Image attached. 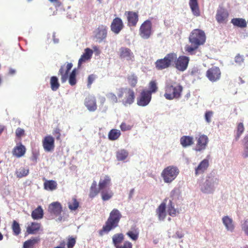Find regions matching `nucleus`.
<instances>
[{
    "label": "nucleus",
    "instance_id": "2f4dec72",
    "mask_svg": "<svg viewBox=\"0 0 248 248\" xmlns=\"http://www.w3.org/2000/svg\"><path fill=\"white\" fill-rule=\"evenodd\" d=\"M229 14L227 11L224 9H220L218 12V22L226 23Z\"/></svg>",
    "mask_w": 248,
    "mask_h": 248
},
{
    "label": "nucleus",
    "instance_id": "5fc2aeb1",
    "mask_svg": "<svg viewBox=\"0 0 248 248\" xmlns=\"http://www.w3.org/2000/svg\"><path fill=\"white\" fill-rule=\"evenodd\" d=\"M61 130L59 128L56 127L55 128L53 131V134L56 137V139L57 140H61Z\"/></svg>",
    "mask_w": 248,
    "mask_h": 248
},
{
    "label": "nucleus",
    "instance_id": "412c9836",
    "mask_svg": "<svg viewBox=\"0 0 248 248\" xmlns=\"http://www.w3.org/2000/svg\"><path fill=\"white\" fill-rule=\"evenodd\" d=\"M93 54V51L89 48H86L84 50V53L81 55V57L78 60V66L83 62L90 60Z\"/></svg>",
    "mask_w": 248,
    "mask_h": 248
},
{
    "label": "nucleus",
    "instance_id": "4d7b16f0",
    "mask_svg": "<svg viewBox=\"0 0 248 248\" xmlns=\"http://www.w3.org/2000/svg\"><path fill=\"white\" fill-rule=\"evenodd\" d=\"M96 76L94 74L90 75L88 77V83L87 86L88 87H90L92 84L93 83Z\"/></svg>",
    "mask_w": 248,
    "mask_h": 248
},
{
    "label": "nucleus",
    "instance_id": "7ed1b4c3",
    "mask_svg": "<svg viewBox=\"0 0 248 248\" xmlns=\"http://www.w3.org/2000/svg\"><path fill=\"white\" fill-rule=\"evenodd\" d=\"M117 95L119 99H121L122 104L125 106L133 104L135 98L134 91L129 88H119Z\"/></svg>",
    "mask_w": 248,
    "mask_h": 248
},
{
    "label": "nucleus",
    "instance_id": "49530a36",
    "mask_svg": "<svg viewBox=\"0 0 248 248\" xmlns=\"http://www.w3.org/2000/svg\"><path fill=\"white\" fill-rule=\"evenodd\" d=\"M76 75L77 70L75 68L72 70L69 77V83L71 86L75 85L77 83Z\"/></svg>",
    "mask_w": 248,
    "mask_h": 248
},
{
    "label": "nucleus",
    "instance_id": "423d86ee",
    "mask_svg": "<svg viewBox=\"0 0 248 248\" xmlns=\"http://www.w3.org/2000/svg\"><path fill=\"white\" fill-rule=\"evenodd\" d=\"M205 38L204 31L199 29H195L190 33L189 41L191 44H195L200 46L204 43Z\"/></svg>",
    "mask_w": 248,
    "mask_h": 248
},
{
    "label": "nucleus",
    "instance_id": "4c0bfd02",
    "mask_svg": "<svg viewBox=\"0 0 248 248\" xmlns=\"http://www.w3.org/2000/svg\"><path fill=\"white\" fill-rule=\"evenodd\" d=\"M121 132L116 129H111L108 133V137L110 140H115L121 136Z\"/></svg>",
    "mask_w": 248,
    "mask_h": 248
},
{
    "label": "nucleus",
    "instance_id": "6e6552de",
    "mask_svg": "<svg viewBox=\"0 0 248 248\" xmlns=\"http://www.w3.org/2000/svg\"><path fill=\"white\" fill-rule=\"evenodd\" d=\"M140 35L143 39L149 38L152 33V23L146 20L140 26L139 30Z\"/></svg>",
    "mask_w": 248,
    "mask_h": 248
},
{
    "label": "nucleus",
    "instance_id": "39448f33",
    "mask_svg": "<svg viewBox=\"0 0 248 248\" xmlns=\"http://www.w3.org/2000/svg\"><path fill=\"white\" fill-rule=\"evenodd\" d=\"M179 173V170L177 167L169 166L162 170L161 176L165 183H170L175 179Z\"/></svg>",
    "mask_w": 248,
    "mask_h": 248
},
{
    "label": "nucleus",
    "instance_id": "8fccbe9b",
    "mask_svg": "<svg viewBox=\"0 0 248 248\" xmlns=\"http://www.w3.org/2000/svg\"><path fill=\"white\" fill-rule=\"evenodd\" d=\"M244 151L243 156L244 158L248 157V134L244 138Z\"/></svg>",
    "mask_w": 248,
    "mask_h": 248
},
{
    "label": "nucleus",
    "instance_id": "473e14b6",
    "mask_svg": "<svg viewBox=\"0 0 248 248\" xmlns=\"http://www.w3.org/2000/svg\"><path fill=\"white\" fill-rule=\"evenodd\" d=\"M126 234L133 241H136L139 236V230L135 227L132 228L127 232Z\"/></svg>",
    "mask_w": 248,
    "mask_h": 248
},
{
    "label": "nucleus",
    "instance_id": "0eeeda50",
    "mask_svg": "<svg viewBox=\"0 0 248 248\" xmlns=\"http://www.w3.org/2000/svg\"><path fill=\"white\" fill-rule=\"evenodd\" d=\"M119 58L123 61L134 62L135 55L132 50L128 47L123 46L119 48L118 51Z\"/></svg>",
    "mask_w": 248,
    "mask_h": 248
},
{
    "label": "nucleus",
    "instance_id": "37998d69",
    "mask_svg": "<svg viewBox=\"0 0 248 248\" xmlns=\"http://www.w3.org/2000/svg\"><path fill=\"white\" fill-rule=\"evenodd\" d=\"M29 170L24 167H21L16 171V174L17 177L22 178L28 175Z\"/></svg>",
    "mask_w": 248,
    "mask_h": 248
},
{
    "label": "nucleus",
    "instance_id": "a211bd4d",
    "mask_svg": "<svg viewBox=\"0 0 248 248\" xmlns=\"http://www.w3.org/2000/svg\"><path fill=\"white\" fill-rule=\"evenodd\" d=\"M209 167V161L208 159H204L202 161L198 167L195 168V175H198L203 173Z\"/></svg>",
    "mask_w": 248,
    "mask_h": 248
},
{
    "label": "nucleus",
    "instance_id": "864d4df0",
    "mask_svg": "<svg viewBox=\"0 0 248 248\" xmlns=\"http://www.w3.org/2000/svg\"><path fill=\"white\" fill-rule=\"evenodd\" d=\"M76 238L73 237H70L68 238L67 247V248H73L76 244Z\"/></svg>",
    "mask_w": 248,
    "mask_h": 248
},
{
    "label": "nucleus",
    "instance_id": "69168bd1",
    "mask_svg": "<svg viewBox=\"0 0 248 248\" xmlns=\"http://www.w3.org/2000/svg\"><path fill=\"white\" fill-rule=\"evenodd\" d=\"M134 189H131V190L130 191V192H129V199H130L132 197V196L134 194Z\"/></svg>",
    "mask_w": 248,
    "mask_h": 248
},
{
    "label": "nucleus",
    "instance_id": "f8f14e48",
    "mask_svg": "<svg viewBox=\"0 0 248 248\" xmlns=\"http://www.w3.org/2000/svg\"><path fill=\"white\" fill-rule=\"evenodd\" d=\"M42 145L46 152L53 151L55 147L54 138L51 135L45 136L42 140Z\"/></svg>",
    "mask_w": 248,
    "mask_h": 248
},
{
    "label": "nucleus",
    "instance_id": "58836bf2",
    "mask_svg": "<svg viewBox=\"0 0 248 248\" xmlns=\"http://www.w3.org/2000/svg\"><path fill=\"white\" fill-rule=\"evenodd\" d=\"M223 223L228 230L232 231L234 229V226L232 223V220L228 217H224L222 218Z\"/></svg>",
    "mask_w": 248,
    "mask_h": 248
},
{
    "label": "nucleus",
    "instance_id": "603ef678",
    "mask_svg": "<svg viewBox=\"0 0 248 248\" xmlns=\"http://www.w3.org/2000/svg\"><path fill=\"white\" fill-rule=\"evenodd\" d=\"M191 46L187 45L185 47V50L189 53H192L193 51L197 49L199 46L195 44H191Z\"/></svg>",
    "mask_w": 248,
    "mask_h": 248
},
{
    "label": "nucleus",
    "instance_id": "79ce46f5",
    "mask_svg": "<svg viewBox=\"0 0 248 248\" xmlns=\"http://www.w3.org/2000/svg\"><path fill=\"white\" fill-rule=\"evenodd\" d=\"M145 92H148L150 93L152 95L153 93H156L158 90V87L157 83L155 80H152L149 83V90H143Z\"/></svg>",
    "mask_w": 248,
    "mask_h": 248
},
{
    "label": "nucleus",
    "instance_id": "9d476101",
    "mask_svg": "<svg viewBox=\"0 0 248 248\" xmlns=\"http://www.w3.org/2000/svg\"><path fill=\"white\" fill-rule=\"evenodd\" d=\"M152 95L150 93L142 91L140 96L137 98V104L138 106L145 107L148 105L150 102Z\"/></svg>",
    "mask_w": 248,
    "mask_h": 248
},
{
    "label": "nucleus",
    "instance_id": "e433bc0d",
    "mask_svg": "<svg viewBox=\"0 0 248 248\" xmlns=\"http://www.w3.org/2000/svg\"><path fill=\"white\" fill-rule=\"evenodd\" d=\"M207 77L211 80L215 81L217 78V70L216 67L209 69L206 73Z\"/></svg>",
    "mask_w": 248,
    "mask_h": 248
},
{
    "label": "nucleus",
    "instance_id": "cd10ccee",
    "mask_svg": "<svg viewBox=\"0 0 248 248\" xmlns=\"http://www.w3.org/2000/svg\"><path fill=\"white\" fill-rule=\"evenodd\" d=\"M45 180L44 183V189L47 190L53 191L55 190L57 187V183L54 180H47L45 178L43 179Z\"/></svg>",
    "mask_w": 248,
    "mask_h": 248
},
{
    "label": "nucleus",
    "instance_id": "4be33fe9",
    "mask_svg": "<svg viewBox=\"0 0 248 248\" xmlns=\"http://www.w3.org/2000/svg\"><path fill=\"white\" fill-rule=\"evenodd\" d=\"M156 212L159 219L160 220H164L166 216V203L162 202L156 209Z\"/></svg>",
    "mask_w": 248,
    "mask_h": 248
},
{
    "label": "nucleus",
    "instance_id": "3c124183",
    "mask_svg": "<svg viewBox=\"0 0 248 248\" xmlns=\"http://www.w3.org/2000/svg\"><path fill=\"white\" fill-rule=\"evenodd\" d=\"M113 193L111 191H102L101 196L103 201H106L109 200L113 196Z\"/></svg>",
    "mask_w": 248,
    "mask_h": 248
},
{
    "label": "nucleus",
    "instance_id": "a19ab883",
    "mask_svg": "<svg viewBox=\"0 0 248 248\" xmlns=\"http://www.w3.org/2000/svg\"><path fill=\"white\" fill-rule=\"evenodd\" d=\"M51 89L53 91H57L60 86L58 79L56 76L51 77L50 79Z\"/></svg>",
    "mask_w": 248,
    "mask_h": 248
},
{
    "label": "nucleus",
    "instance_id": "a18cd8bd",
    "mask_svg": "<svg viewBox=\"0 0 248 248\" xmlns=\"http://www.w3.org/2000/svg\"><path fill=\"white\" fill-rule=\"evenodd\" d=\"M245 130V127L242 123H239L238 124L236 127V133L235 136V140H236L241 137V135L243 133Z\"/></svg>",
    "mask_w": 248,
    "mask_h": 248
},
{
    "label": "nucleus",
    "instance_id": "2eb2a0df",
    "mask_svg": "<svg viewBox=\"0 0 248 248\" xmlns=\"http://www.w3.org/2000/svg\"><path fill=\"white\" fill-rule=\"evenodd\" d=\"M48 211L51 214L59 216L62 211L61 204L58 202L51 203L48 206Z\"/></svg>",
    "mask_w": 248,
    "mask_h": 248
},
{
    "label": "nucleus",
    "instance_id": "5701e85b",
    "mask_svg": "<svg viewBox=\"0 0 248 248\" xmlns=\"http://www.w3.org/2000/svg\"><path fill=\"white\" fill-rule=\"evenodd\" d=\"M189 5L193 15L196 16H200V11L198 0H189Z\"/></svg>",
    "mask_w": 248,
    "mask_h": 248
},
{
    "label": "nucleus",
    "instance_id": "c756f323",
    "mask_svg": "<svg viewBox=\"0 0 248 248\" xmlns=\"http://www.w3.org/2000/svg\"><path fill=\"white\" fill-rule=\"evenodd\" d=\"M40 238L39 237H31L30 239L24 243V248H33L34 246L39 243Z\"/></svg>",
    "mask_w": 248,
    "mask_h": 248
},
{
    "label": "nucleus",
    "instance_id": "6e6d98bb",
    "mask_svg": "<svg viewBox=\"0 0 248 248\" xmlns=\"http://www.w3.org/2000/svg\"><path fill=\"white\" fill-rule=\"evenodd\" d=\"M170 204L169 205L168 212L169 214L171 216H174L176 214L175 209L172 206L171 202H170Z\"/></svg>",
    "mask_w": 248,
    "mask_h": 248
},
{
    "label": "nucleus",
    "instance_id": "c9c22d12",
    "mask_svg": "<svg viewBox=\"0 0 248 248\" xmlns=\"http://www.w3.org/2000/svg\"><path fill=\"white\" fill-rule=\"evenodd\" d=\"M128 155V152L125 149L118 150L116 153V156L117 160L123 161L125 160Z\"/></svg>",
    "mask_w": 248,
    "mask_h": 248
},
{
    "label": "nucleus",
    "instance_id": "c03bdc74",
    "mask_svg": "<svg viewBox=\"0 0 248 248\" xmlns=\"http://www.w3.org/2000/svg\"><path fill=\"white\" fill-rule=\"evenodd\" d=\"M12 229L13 232V234L17 236L21 232V229L19 223L16 220H13L12 225Z\"/></svg>",
    "mask_w": 248,
    "mask_h": 248
},
{
    "label": "nucleus",
    "instance_id": "e2e57ef3",
    "mask_svg": "<svg viewBox=\"0 0 248 248\" xmlns=\"http://www.w3.org/2000/svg\"><path fill=\"white\" fill-rule=\"evenodd\" d=\"M244 58L243 56L240 55L239 54H237L235 57V62L240 64L242 62H244Z\"/></svg>",
    "mask_w": 248,
    "mask_h": 248
},
{
    "label": "nucleus",
    "instance_id": "f257e3e1",
    "mask_svg": "<svg viewBox=\"0 0 248 248\" xmlns=\"http://www.w3.org/2000/svg\"><path fill=\"white\" fill-rule=\"evenodd\" d=\"M122 217V216L120 212L117 209H113L110 212L109 216L102 229L98 231L99 235L102 236L117 228L119 226V223Z\"/></svg>",
    "mask_w": 248,
    "mask_h": 248
},
{
    "label": "nucleus",
    "instance_id": "6ab92c4d",
    "mask_svg": "<svg viewBox=\"0 0 248 248\" xmlns=\"http://www.w3.org/2000/svg\"><path fill=\"white\" fill-rule=\"evenodd\" d=\"M208 142V138L205 135L200 136L198 140L195 150L197 151H201L204 150Z\"/></svg>",
    "mask_w": 248,
    "mask_h": 248
},
{
    "label": "nucleus",
    "instance_id": "680f3d73",
    "mask_svg": "<svg viewBox=\"0 0 248 248\" xmlns=\"http://www.w3.org/2000/svg\"><path fill=\"white\" fill-rule=\"evenodd\" d=\"M213 112L211 111H207L205 114V118L207 123L211 122V118L213 116Z\"/></svg>",
    "mask_w": 248,
    "mask_h": 248
},
{
    "label": "nucleus",
    "instance_id": "ddd939ff",
    "mask_svg": "<svg viewBox=\"0 0 248 248\" xmlns=\"http://www.w3.org/2000/svg\"><path fill=\"white\" fill-rule=\"evenodd\" d=\"M124 15L126 16L128 26L135 27L137 25L139 21L138 12L126 11Z\"/></svg>",
    "mask_w": 248,
    "mask_h": 248
},
{
    "label": "nucleus",
    "instance_id": "1a4fd4ad",
    "mask_svg": "<svg viewBox=\"0 0 248 248\" xmlns=\"http://www.w3.org/2000/svg\"><path fill=\"white\" fill-rule=\"evenodd\" d=\"M189 58L186 56H180L177 57L174 62L175 68L180 71H184L188 66Z\"/></svg>",
    "mask_w": 248,
    "mask_h": 248
},
{
    "label": "nucleus",
    "instance_id": "de8ad7c7",
    "mask_svg": "<svg viewBox=\"0 0 248 248\" xmlns=\"http://www.w3.org/2000/svg\"><path fill=\"white\" fill-rule=\"evenodd\" d=\"M127 80L131 86L134 87L137 83L138 78L135 74H132L127 77Z\"/></svg>",
    "mask_w": 248,
    "mask_h": 248
},
{
    "label": "nucleus",
    "instance_id": "393cba45",
    "mask_svg": "<svg viewBox=\"0 0 248 248\" xmlns=\"http://www.w3.org/2000/svg\"><path fill=\"white\" fill-rule=\"evenodd\" d=\"M107 34V27L101 25L99 26L97 28V32L95 34V37L100 41H102L106 37Z\"/></svg>",
    "mask_w": 248,
    "mask_h": 248
},
{
    "label": "nucleus",
    "instance_id": "052dcab7",
    "mask_svg": "<svg viewBox=\"0 0 248 248\" xmlns=\"http://www.w3.org/2000/svg\"><path fill=\"white\" fill-rule=\"evenodd\" d=\"M108 98L113 103H116L118 102V99L116 95L114 93H109L108 95Z\"/></svg>",
    "mask_w": 248,
    "mask_h": 248
},
{
    "label": "nucleus",
    "instance_id": "bb28decb",
    "mask_svg": "<svg viewBox=\"0 0 248 248\" xmlns=\"http://www.w3.org/2000/svg\"><path fill=\"white\" fill-rule=\"evenodd\" d=\"M124 238V235L122 233H116L112 236V243L115 248L122 243Z\"/></svg>",
    "mask_w": 248,
    "mask_h": 248
},
{
    "label": "nucleus",
    "instance_id": "f704fd0d",
    "mask_svg": "<svg viewBox=\"0 0 248 248\" xmlns=\"http://www.w3.org/2000/svg\"><path fill=\"white\" fill-rule=\"evenodd\" d=\"M100 190V189H99V188H98L97 187L96 182L95 181H94L92 183L90 189V193L89 194L90 198L92 199L94 198L99 193Z\"/></svg>",
    "mask_w": 248,
    "mask_h": 248
},
{
    "label": "nucleus",
    "instance_id": "7c9ffc66",
    "mask_svg": "<svg viewBox=\"0 0 248 248\" xmlns=\"http://www.w3.org/2000/svg\"><path fill=\"white\" fill-rule=\"evenodd\" d=\"M31 217L33 219H40L44 216V211L41 206H38L31 213Z\"/></svg>",
    "mask_w": 248,
    "mask_h": 248
},
{
    "label": "nucleus",
    "instance_id": "4468645a",
    "mask_svg": "<svg viewBox=\"0 0 248 248\" xmlns=\"http://www.w3.org/2000/svg\"><path fill=\"white\" fill-rule=\"evenodd\" d=\"M124 28L122 20L119 17L114 18L111 23L110 28L112 32L118 34Z\"/></svg>",
    "mask_w": 248,
    "mask_h": 248
},
{
    "label": "nucleus",
    "instance_id": "a878e982",
    "mask_svg": "<svg viewBox=\"0 0 248 248\" xmlns=\"http://www.w3.org/2000/svg\"><path fill=\"white\" fill-rule=\"evenodd\" d=\"M180 141L181 145L185 148L190 146L194 143L193 138L189 136H182Z\"/></svg>",
    "mask_w": 248,
    "mask_h": 248
},
{
    "label": "nucleus",
    "instance_id": "ea45409f",
    "mask_svg": "<svg viewBox=\"0 0 248 248\" xmlns=\"http://www.w3.org/2000/svg\"><path fill=\"white\" fill-rule=\"evenodd\" d=\"M79 203L76 198H72L68 202V206L71 211H75L79 207Z\"/></svg>",
    "mask_w": 248,
    "mask_h": 248
},
{
    "label": "nucleus",
    "instance_id": "09e8293b",
    "mask_svg": "<svg viewBox=\"0 0 248 248\" xmlns=\"http://www.w3.org/2000/svg\"><path fill=\"white\" fill-rule=\"evenodd\" d=\"M133 126V125L130 123L124 122L121 124L120 127L122 131H126L131 130Z\"/></svg>",
    "mask_w": 248,
    "mask_h": 248
},
{
    "label": "nucleus",
    "instance_id": "dca6fc26",
    "mask_svg": "<svg viewBox=\"0 0 248 248\" xmlns=\"http://www.w3.org/2000/svg\"><path fill=\"white\" fill-rule=\"evenodd\" d=\"M84 105L90 111H94L97 109L96 99L94 96L87 97L84 101Z\"/></svg>",
    "mask_w": 248,
    "mask_h": 248
},
{
    "label": "nucleus",
    "instance_id": "bf43d9fd",
    "mask_svg": "<svg viewBox=\"0 0 248 248\" xmlns=\"http://www.w3.org/2000/svg\"><path fill=\"white\" fill-rule=\"evenodd\" d=\"M242 229L245 234L248 236V219H246L244 221L242 225Z\"/></svg>",
    "mask_w": 248,
    "mask_h": 248
},
{
    "label": "nucleus",
    "instance_id": "774afa93",
    "mask_svg": "<svg viewBox=\"0 0 248 248\" xmlns=\"http://www.w3.org/2000/svg\"><path fill=\"white\" fill-rule=\"evenodd\" d=\"M62 246H58V247H55L54 248H64V244H63L62 245Z\"/></svg>",
    "mask_w": 248,
    "mask_h": 248
},
{
    "label": "nucleus",
    "instance_id": "f03ea898",
    "mask_svg": "<svg viewBox=\"0 0 248 248\" xmlns=\"http://www.w3.org/2000/svg\"><path fill=\"white\" fill-rule=\"evenodd\" d=\"M183 90V86L179 83H167L165 87L164 96L169 100L178 99L182 96Z\"/></svg>",
    "mask_w": 248,
    "mask_h": 248
},
{
    "label": "nucleus",
    "instance_id": "b1692460",
    "mask_svg": "<svg viewBox=\"0 0 248 248\" xmlns=\"http://www.w3.org/2000/svg\"><path fill=\"white\" fill-rule=\"evenodd\" d=\"M40 228V223L35 222H31L27 228V232L28 234H35L39 231Z\"/></svg>",
    "mask_w": 248,
    "mask_h": 248
},
{
    "label": "nucleus",
    "instance_id": "72a5a7b5",
    "mask_svg": "<svg viewBox=\"0 0 248 248\" xmlns=\"http://www.w3.org/2000/svg\"><path fill=\"white\" fill-rule=\"evenodd\" d=\"M110 183V178L108 175H105L103 177L100 178L99 182V189H103L107 187Z\"/></svg>",
    "mask_w": 248,
    "mask_h": 248
},
{
    "label": "nucleus",
    "instance_id": "338daca9",
    "mask_svg": "<svg viewBox=\"0 0 248 248\" xmlns=\"http://www.w3.org/2000/svg\"><path fill=\"white\" fill-rule=\"evenodd\" d=\"M15 73H16L15 70H14L13 69H10L9 70V74L10 75H14V74H15Z\"/></svg>",
    "mask_w": 248,
    "mask_h": 248
},
{
    "label": "nucleus",
    "instance_id": "13d9d810",
    "mask_svg": "<svg viewBox=\"0 0 248 248\" xmlns=\"http://www.w3.org/2000/svg\"><path fill=\"white\" fill-rule=\"evenodd\" d=\"M16 135L17 138H20L21 137L24 136L25 131L24 129L18 127L16 130Z\"/></svg>",
    "mask_w": 248,
    "mask_h": 248
},
{
    "label": "nucleus",
    "instance_id": "c85d7f7f",
    "mask_svg": "<svg viewBox=\"0 0 248 248\" xmlns=\"http://www.w3.org/2000/svg\"><path fill=\"white\" fill-rule=\"evenodd\" d=\"M231 23L234 26L240 28H245L247 26L246 20L242 18H233L232 19Z\"/></svg>",
    "mask_w": 248,
    "mask_h": 248
},
{
    "label": "nucleus",
    "instance_id": "9b49d317",
    "mask_svg": "<svg viewBox=\"0 0 248 248\" xmlns=\"http://www.w3.org/2000/svg\"><path fill=\"white\" fill-rule=\"evenodd\" d=\"M73 66L72 63L67 62L62 65L59 71L58 75L61 76V81L62 83L66 81L68 78L69 71Z\"/></svg>",
    "mask_w": 248,
    "mask_h": 248
},
{
    "label": "nucleus",
    "instance_id": "aec40b11",
    "mask_svg": "<svg viewBox=\"0 0 248 248\" xmlns=\"http://www.w3.org/2000/svg\"><path fill=\"white\" fill-rule=\"evenodd\" d=\"M214 181L212 179H207L201 186V190L204 193H210L214 191Z\"/></svg>",
    "mask_w": 248,
    "mask_h": 248
},
{
    "label": "nucleus",
    "instance_id": "0e129e2a",
    "mask_svg": "<svg viewBox=\"0 0 248 248\" xmlns=\"http://www.w3.org/2000/svg\"><path fill=\"white\" fill-rule=\"evenodd\" d=\"M176 235L178 238H182L184 236V234L180 232H176Z\"/></svg>",
    "mask_w": 248,
    "mask_h": 248
},
{
    "label": "nucleus",
    "instance_id": "f3484780",
    "mask_svg": "<svg viewBox=\"0 0 248 248\" xmlns=\"http://www.w3.org/2000/svg\"><path fill=\"white\" fill-rule=\"evenodd\" d=\"M26 151V149L21 142L17 144L13 150V155L17 158L23 156Z\"/></svg>",
    "mask_w": 248,
    "mask_h": 248
},
{
    "label": "nucleus",
    "instance_id": "20e7f679",
    "mask_svg": "<svg viewBox=\"0 0 248 248\" xmlns=\"http://www.w3.org/2000/svg\"><path fill=\"white\" fill-rule=\"evenodd\" d=\"M177 59V54L175 53L167 54L163 58L156 60L155 64L158 70H162L170 67Z\"/></svg>",
    "mask_w": 248,
    "mask_h": 248
}]
</instances>
